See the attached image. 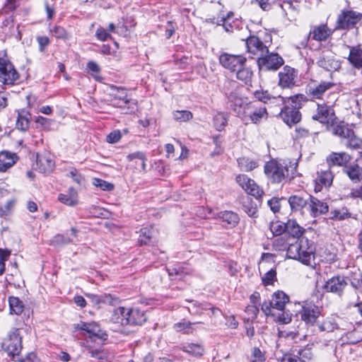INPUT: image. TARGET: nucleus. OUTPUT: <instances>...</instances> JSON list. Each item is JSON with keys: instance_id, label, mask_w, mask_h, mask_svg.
<instances>
[{"instance_id": "nucleus-1", "label": "nucleus", "mask_w": 362, "mask_h": 362, "mask_svg": "<svg viewBox=\"0 0 362 362\" xmlns=\"http://www.w3.org/2000/svg\"><path fill=\"white\" fill-rule=\"evenodd\" d=\"M147 318L146 312L139 308L119 307L114 310L110 320L115 324H119L122 326H136L142 325Z\"/></svg>"}, {"instance_id": "nucleus-2", "label": "nucleus", "mask_w": 362, "mask_h": 362, "mask_svg": "<svg viewBox=\"0 0 362 362\" xmlns=\"http://www.w3.org/2000/svg\"><path fill=\"white\" fill-rule=\"evenodd\" d=\"M288 101L291 102V106L284 105L279 115L288 126L291 127L300 122L302 115L299 109L308 99L304 94H297L288 98Z\"/></svg>"}, {"instance_id": "nucleus-3", "label": "nucleus", "mask_w": 362, "mask_h": 362, "mask_svg": "<svg viewBox=\"0 0 362 362\" xmlns=\"http://www.w3.org/2000/svg\"><path fill=\"white\" fill-rule=\"evenodd\" d=\"M19 79L20 74L10 60L6 56L0 57V83L5 86H13Z\"/></svg>"}, {"instance_id": "nucleus-4", "label": "nucleus", "mask_w": 362, "mask_h": 362, "mask_svg": "<svg viewBox=\"0 0 362 362\" xmlns=\"http://www.w3.org/2000/svg\"><path fill=\"white\" fill-rule=\"evenodd\" d=\"M264 173L268 179L274 183H280L289 177L287 165L274 160L266 163Z\"/></svg>"}, {"instance_id": "nucleus-5", "label": "nucleus", "mask_w": 362, "mask_h": 362, "mask_svg": "<svg viewBox=\"0 0 362 362\" xmlns=\"http://www.w3.org/2000/svg\"><path fill=\"white\" fill-rule=\"evenodd\" d=\"M2 347L7 352L8 355L13 358L19 355L23 346L22 337L18 329L13 328L8 332L3 341Z\"/></svg>"}, {"instance_id": "nucleus-6", "label": "nucleus", "mask_w": 362, "mask_h": 362, "mask_svg": "<svg viewBox=\"0 0 362 362\" xmlns=\"http://www.w3.org/2000/svg\"><path fill=\"white\" fill-rule=\"evenodd\" d=\"M334 86V83L326 81H312L309 83L305 89V96L308 101H315V100H322L325 93Z\"/></svg>"}, {"instance_id": "nucleus-7", "label": "nucleus", "mask_w": 362, "mask_h": 362, "mask_svg": "<svg viewBox=\"0 0 362 362\" xmlns=\"http://www.w3.org/2000/svg\"><path fill=\"white\" fill-rule=\"evenodd\" d=\"M289 302V297L283 291L275 292L269 301H264L262 305V312L267 316L276 310H283L286 304Z\"/></svg>"}, {"instance_id": "nucleus-8", "label": "nucleus", "mask_w": 362, "mask_h": 362, "mask_svg": "<svg viewBox=\"0 0 362 362\" xmlns=\"http://www.w3.org/2000/svg\"><path fill=\"white\" fill-rule=\"evenodd\" d=\"M228 98V104L236 116L244 117L247 116V111L253 107L252 103H245L244 100L238 95L236 93H226Z\"/></svg>"}, {"instance_id": "nucleus-9", "label": "nucleus", "mask_w": 362, "mask_h": 362, "mask_svg": "<svg viewBox=\"0 0 362 362\" xmlns=\"http://www.w3.org/2000/svg\"><path fill=\"white\" fill-rule=\"evenodd\" d=\"M260 71H276L284 63L283 58L278 54L269 52L259 57L257 61Z\"/></svg>"}, {"instance_id": "nucleus-10", "label": "nucleus", "mask_w": 362, "mask_h": 362, "mask_svg": "<svg viewBox=\"0 0 362 362\" xmlns=\"http://www.w3.org/2000/svg\"><path fill=\"white\" fill-rule=\"evenodd\" d=\"M336 118L332 106L325 103H317L316 112L312 115V119L323 124L333 122Z\"/></svg>"}, {"instance_id": "nucleus-11", "label": "nucleus", "mask_w": 362, "mask_h": 362, "mask_svg": "<svg viewBox=\"0 0 362 362\" xmlns=\"http://www.w3.org/2000/svg\"><path fill=\"white\" fill-rule=\"evenodd\" d=\"M246 58L240 54H230L226 52L222 53L219 57L220 64L231 71H235L238 69L245 66Z\"/></svg>"}, {"instance_id": "nucleus-12", "label": "nucleus", "mask_w": 362, "mask_h": 362, "mask_svg": "<svg viewBox=\"0 0 362 362\" xmlns=\"http://www.w3.org/2000/svg\"><path fill=\"white\" fill-rule=\"evenodd\" d=\"M362 18V14L353 11H343L337 18L336 29H349Z\"/></svg>"}, {"instance_id": "nucleus-13", "label": "nucleus", "mask_w": 362, "mask_h": 362, "mask_svg": "<svg viewBox=\"0 0 362 362\" xmlns=\"http://www.w3.org/2000/svg\"><path fill=\"white\" fill-rule=\"evenodd\" d=\"M310 199V195L308 194H294L288 198V204L292 212H299L302 216L308 213V202Z\"/></svg>"}, {"instance_id": "nucleus-14", "label": "nucleus", "mask_w": 362, "mask_h": 362, "mask_svg": "<svg viewBox=\"0 0 362 362\" xmlns=\"http://www.w3.org/2000/svg\"><path fill=\"white\" fill-rule=\"evenodd\" d=\"M236 181L247 194L256 198H260L264 194L263 190L257 183L245 175H238L236 177Z\"/></svg>"}, {"instance_id": "nucleus-15", "label": "nucleus", "mask_w": 362, "mask_h": 362, "mask_svg": "<svg viewBox=\"0 0 362 362\" xmlns=\"http://www.w3.org/2000/svg\"><path fill=\"white\" fill-rule=\"evenodd\" d=\"M347 286L348 283L345 276H334L327 281L324 288L327 292H331L339 296H341Z\"/></svg>"}, {"instance_id": "nucleus-16", "label": "nucleus", "mask_w": 362, "mask_h": 362, "mask_svg": "<svg viewBox=\"0 0 362 362\" xmlns=\"http://www.w3.org/2000/svg\"><path fill=\"white\" fill-rule=\"evenodd\" d=\"M297 72L288 66H286L279 73V86L282 88H292L296 85Z\"/></svg>"}, {"instance_id": "nucleus-17", "label": "nucleus", "mask_w": 362, "mask_h": 362, "mask_svg": "<svg viewBox=\"0 0 362 362\" xmlns=\"http://www.w3.org/2000/svg\"><path fill=\"white\" fill-rule=\"evenodd\" d=\"M246 46L247 52L257 57H263L265 54H268V47L255 36H250L246 40Z\"/></svg>"}, {"instance_id": "nucleus-18", "label": "nucleus", "mask_w": 362, "mask_h": 362, "mask_svg": "<svg viewBox=\"0 0 362 362\" xmlns=\"http://www.w3.org/2000/svg\"><path fill=\"white\" fill-rule=\"evenodd\" d=\"M320 315V310L318 306L309 303L303 306L300 311L302 320L308 325H313Z\"/></svg>"}, {"instance_id": "nucleus-19", "label": "nucleus", "mask_w": 362, "mask_h": 362, "mask_svg": "<svg viewBox=\"0 0 362 362\" xmlns=\"http://www.w3.org/2000/svg\"><path fill=\"white\" fill-rule=\"evenodd\" d=\"M317 65L328 71H337L340 69V62L330 53H322L317 59Z\"/></svg>"}, {"instance_id": "nucleus-20", "label": "nucleus", "mask_w": 362, "mask_h": 362, "mask_svg": "<svg viewBox=\"0 0 362 362\" xmlns=\"http://www.w3.org/2000/svg\"><path fill=\"white\" fill-rule=\"evenodd\" d=\"M308 213L311 217H317L322 214H326L329 207L327 203L323 202L318 199L310 195V199L308 202Z\"/></svg>"}, {"instance_id": "nucleus-21", "label": "nucleus", "mask_w": 362, "mask_h": 362, "mask_svg": "<svg viewBox=\"0 0 362 362\" xmlns=\"http://www.w3.org/2000/svg\"><path fill=\"white\" fill-rule=\"evenodd\" d=\"M76 328L88 332L90 337H95L102 340H106L107 338V334L102 331L100 326L95 322H81L77 325Z\"/></svg>"}, {"instance_id": "nucleus-22", "label": "nucleus", "mask_w": 362, "mask_h": 362, "mask_svg": "<svg viewBox=\"0 0 362 362\" xmlns=\"http://www.w3.org/2000/svg\"><path fill=\"white\" fill-rule=\"evenodd\" d=\"M18 160L16 153L8 151H0V173H6Z\"/></svg>"}, {"instance_id": "nucleus-23", "label": "nucleus", "mask_w": 362, "mask_h": 362, "mask_svg": "<svg viewBox=\"0 0 362 362\" xmlns=\"http://www.w3.org/2000/svg\"><path fill=\"white\" fill-rule=\"evenodd\" d=\"M30 122L31 114L28 110L22 108L17 110V117L16 121V129L24 133L28 132Z\"/></svg>"}, {"instance_id": "nucleus-24", "label": "nucleus", "mask_w": 362, "mask_h": 362, "mask_svg": "<svg viewBox=\"0 0 362 362\" xmlns=\"http://www.w3.org/2000/svg\"><path fill=\"white\" fill-rule=\"evenodd\" d=\"M332 34V31L327 27V24H321L313 27L309 33L308 37L322 42L325 41Z\"/></svg>"}, {"instance_id": "nucleus-25", "label": "nucleus", "mask_w": 362, "mask_h": 362, "mask_svg": "<svg viewBox=\"0 0 362 362\" xmlns=\"http://www.w3.org/2000/svg\"><path fill=\"white\" fill-rule=\"evenodd\" d=\"M111 90L110 95L113 97L112 104L115 106L123 107L130 102L126 89L112 86Z\"/></svg>"}, {"instance_id": "nucleus-26", "label": "nucleus", "mask_w": 362, "mask_h": 362, "mask_svg": "<svg viewBox=\"0 0 362 362\" xmlns=\"http://www.w3.org/2000/svg\"><path fill=\"white\" fill-rule=\"evenodd\" d=\"M300 262L305 264H309L310 262L311 257L314 254V247L313 244L310 243L308 238H300Z\"/></svg>"}, {"instance_id": "nucleus-27", "label": "nucleus", "mask_w": 362, "mask_h": 362, "mask_svg": "<svg viewBox=\"0 0 362 362\" xmlns=\"http://www.w3.org/2000/svg\"><path fill=\"white\" fill-rule=\"evenodd\" d=\"M351 156L345 152L336 153L332 152L327 157V163L329 167L332 166H346L350 161Z\"/></svg>"}, {"instance_id": "nucleus-28", "label": "nucleus", "mask_w": 362, "mask_h": 362, "mask_svg": "<svg viewBox=\"0 0 362 362\" xmlns=\"http://www.w3.org/2000/svg\"><path fill=\"white\" fill-rule=\"evenodd\" d=\"M54 168V162L45 156H37L36 170L42 173H50Z\"/></svg>"}, {"instance_id": "nucleus-29", "label": "nucleus", "mask_w": 362, "mask_h": 362, "mask_svg": "<svg viewBox=\"0 0 362 362\" xmlns=\"http://www.w3.org/2000/svg\"><path fill=\"white\" fill-rule=\"evenodd\" d=\"M334 175L330 170H321L317 173V177L316 178L317 185L315 190L320 191L322 186L329 187L332 184Z\"/></svg>"}, {"instance_id": "nucleus-30", "label": "nucleus", "mask_w": 362, "mask_h": 362, "mask_svg": "<svg viewBox=\"0 0 362 362\" xmlns=\"http://www.w3.org/2000/svg\"><path fill=\"white\" fill-rule=\"evenodd\" d=\"M253 107L247 111V115L251 121L255 123H259L262 119H267L268 114L265 106L256 107L252 103Z\"/></svg>"}, {"instance_id": "nucleus-31", "label": "nucleus", "mask_w": 362, "mask_h": 362, "mask_svg": "<svg viewBox=\"0 0 362 362\" xmlns=\"http://www.w3.org/2000/svg\"><path fill=\"white\" fill-rule=\"evenodd\" d=\"M343 171L354 182L362 180V168L356 163L345 166Z\"/></svg>"}, {"instance_id": "nucleus-32", "label": "nucleus", "mask_w": 362, "mask_h": 362, "mask_svg": "<svg viewBox=\"0 0 362 362\" xmlns=\"http://www.w3.org/2000/svg\"><path fill=\"white\" fill-rule=\"evenodd\" d=\"M87 296L90 297L93 303L96 304H108L115 305L119 303V298L110 294L94 295L90 294Z\"/></svg>"}, {"instance_id": "nucleus-33", "label": "nucleus", "mask_w": 362, "mask_h": 362, "mask_svg": "<svg viewBox=\"0 0 362 362\" xmlns=\"http://www.w3.org/2000/svg\"><path fill=\"white\" fill-rule=\"evenodd\" d=\"M285 229L289 235L298 239H300L305 231L295 220H288L285 223Z\"/></svg>"}, {"instance_id": "nucleus-34", "label": "nucleus", "mask_w": 362, "mask_h": 362, "mask_svg": "<svg viewBox=\"0 0 362 362\" xmlns=\"http://www.w3.org/2000/svg\"><path fill=\"white\" fill-rule=\"evenodd\" d=\"M350 63L356 68L362 67V49L357 47H351L348 58Z\"/></svg>"}, {"instance_id": "nucleus-35", "label": "nucleus", "mask_w": 362, "mask_h": 362, "mask_svg": "<svg viewBox=\"0 0 362 362\" xmlns=\"http://www.w3.org/2000/svg\"><path fill=\"white\" fill-rule=\"evenodd\" d=\"M345 139H347L346 146L353 149H359L362 148V139L358 137L353 130L346 132Z\"/></svg>"}, {"instance_id": "nucleus-36", "label": "nucleus", "mask_w": 362, "mask_h": 362, "mask_svg": "<svg viewBox=\"0 0 362 362\" xmlns=\"http://www.w3.org/2000/svg\"><path fill=\"white\" fill-rule=\"evenodd\" d=\"M58 199L62 203L71 206H75L78 203L77 192L72 187L69 189V194H60Z\"/></svg>"}, {"instance_id": "nucleus-37", "label": "nucleus", "mask_w": 362, "mask_h": 362, "mask_svg": "<svg viewBox=\"0 0 362 362\" xmlns=\"http://www.w3.org/2000/svg\"><path fill=\"white\" fill-rule=\"evenodd\" d=\"M182 350L194 356H201L204 352V349L201 344L193 343L183 345L182 346Z\"/></svg>"}, {"instance_id": "nucleus-38", "label": "nucleus", "mask_w": 362, "mask_h": 362, "mask_svg": "<svg viewBox=\"0 0 362 362\" xmlns=\"http://www.w3.org/2000/svg\"><path fill=\"white\" fill-rule=\"evenodd\" d=\"M8 304L11 314L21 315L23 313L24 305L18 298L13 296L9 297Z\"/></svg>"}, {"instance_id": "nucleus-39", "label": "nucleus", "mask_w": 362, "mask_h": 362, "mask_svg": "<svg viewBox=\"0 0 362 362\" xmlns=\"http://www.w3.org/2000/svg\"><path fill=\"white\" fill-rule=\"evenodd\" d=\"M269 315L272 316L274 318V320L282 324L289 323L291 321L292 317V314L290 313L289 311L284 310V309L283 310L272 312V313H269Z\"/></svg>"}, {"instance_id": "nucleus-40", "label": "nucleus", "mask_w": 362, "mask_h": 362, "mask_svg": "<svg viewBox=\"0 0 362 362\" xmlns=\"http://www.w3.org/2000/svg\"><path fill=\"white\" fill-rule=\"evenodd\" d=\"M219 218L226 223L235 226L239 222V216L231 211H225L219 214Z\"/></svg>"}, {"instance_id": "nucleus-41", "label": "nucleus", "mask_w": 362, "mask_h": 362, "mask_svg": "<svg viewBox=\"0 0 362 362\" xmlns=\"http://www.w3.org/2000/svg\"><path fill=\"white\" fill-rule=\"evenodd\" d=\"M300 239H298L296 243L290 244L287 249V256L288 258L296 259L300 261Z\"/></svg>"}, {"instance_id": "nucleus-42", "label": "nucleus", "mask_w": 362, "mask_h": 362, "mask_svg": "<svg viewBox=\"0 0 362 362\" xmlns=\"http://www.w3.org/2000/svg\"><path fill=\"white\" fill-rule=\"evenodd\" d=\"M139 233L138 242L140 245H143L151 242L153 235V230L150 228H144L140 230Z\"/></svg>"}, {"instance_id": "nucleus-43", "label": "nucleus", "mask_w": 362, "mask_h": 362, "mask_svg": "<svg viewBox=\"0 0 362 362\" xmlns=\"http://www.w3.org/2000/svg\"><path fill=\"white\" fill-rule=\"evenodd\" d=\"M199 322L192 323L189 321L183 320L182 322L175 323L174 325V329L177 332H184L185 333L189 334L193 331L192 326L199 324Z\"/></svg>"}, {"instance_id": "nucleus-44", "label": "nucleus", "mask_w": 362, "mask_h": 362, "mask_svg": "<svg viewBox=\"0 0 362 362\" xmlns=\"http://www.w3.org/2000/svg\"><path fill=\"white\" fill-rule=\"evenodd\" d=\"M320 332H333L337 328V324L332 319L327 318L321 323L317 324Z\"/></svg>"}, {"instance_id": "nucleus-45", "label": "nucleus", "mask_w": 362, "mask_h": 362, "mask_svg": "<svg viewBox=\"0 0 362 362\" xmlns=\"http://www.w3.org/2000/svg\"><path fill=\"white\" fill-rule=\"evenodd\" d=\"M235 71H237V78L245 83L250 81L252 76V71L249 68L244 67V66L238 69Z\"/></svg>"}, {"instance_id": "nucleus-46", "label": "nucleus", "mask_w": 362, "mask_h": 362, "mask_svg": "<svg viewBox=\"0 0 362 362\" xmlns=\"http://www.w3.org/2000/svg\"><path fill=\"white\" fill-rule=\"evenodd\" d=\"M287 100L288 98H284L281 95H271L270 99L267 105H268L270 107H278L281 110V108H283V107L286 105Z\"/></svg>"}, {"instance_id": "nucleus-47", "label": "nucleus", "mask_w": 362, "mask_h": 362, "mask_svg": "<svg viewBox=\"0 0 362 362\" xmlns=\"http://www.w3.org/2000/svg\"><path fill=\"white\" fill-rule=\"evenodd\" d=\"M296 357H298L300 362H307L310 361L313 358V354L312 352L311 348L305 347L304 349H300L296 351Z\"/></svg>"}, {"instance_id": "nucleus-48", "label": "nucleus", "mask_w": 362, "mask_h": 362, "mask_svg": "<svg viewBox=\"0 0 362 362\" xmlns=\"http://www.w3.org/2000/svg\"><path fill=\"white\" fill-rule=\"evenodd\" d=\"M192 116V113L188 110H177L173 112L174 119L180 122L189 121Z\"/></svg>"}, {"instance_id": "nucleus-49", "label": "nucleus", "mask_w": 362, "mask_h": 362, "mask_svg": "<svg viewBox=\"0 0 362 362\" xmlns=\"http://www.w3.org/2000/svg\"><path fill=\"white\" fill-rule=\"evenodd\" d=\"M214 124L218 131H221L227 124L226 116L223 113L217 114L214 118Z\"/></svg>"}, {"instance_id": "nucleus-50", "label": "nucleus", "mask_w": 362, "mask_h": 362, "mask_svg": "<svg viewBox=\"0 0 362 362\" xmlns=\"http://www.w3.org/2000/svg\"><path fill=\"white\" fill-rule=\"evenodd\" d=\"M127 158L128 160L129 161H132L134 159H139L141 160V168L144 171H146V156L145 154L141 152V151H137V152H134V153H130L127 156Z\"/></svg>"}, {"instance_id": "nucleus-51", "label": "nucleus", "mask_w": 362, "mask_h": 362, "mask_svg": "<svg viewBox=\"0 0 362 362\" xmlns=\"http://www.w3.org/2000/svg\"><path fill=\"white\" fill-rule=\"evenodd\" d=\"M238 163L243 168H244L246 171H251L255 168L257 167V163L252 160H249L247 158H241L238 160Z\"/></svg>"}, {"instance_id": "nucleus-52", "label": "nucleus", "mask_w": 362, "mask_h": 362, "mask_svg": "<svg viewBox=\"0 0 362 362\" xmlns=\"http://www.w3.org/2000/svg\"><path fill=\"white\" fill-rule=\"evenodd\" d=\"M276 272L275 269H272L267 272L264 276L262 278V283L264 286L273 284L276 279Z\"/></svg>"}, {"instance_id": "nucleus-53", "label": "nucleus", "mask_w": 362, "mask_h": 362, "mask_svg": "<svg viewBox=\"0 0 362 362\" xmlns=\"http://www.w3.org/2000/svg\"><path fill=\"white\" fill-rule=\"evenodd\" d=\"M88 354L100 362H105L107 360V354L103 350L88 349Z\"/></svg>"}, {"instance_id": "nucleus-54", "label": "nucleus", "mask_w": 362, "mask_h": 362, "mask_svg": "<svg viewBox=\"0 0 362 362\" xmlns=\"http://www.w3.org/2000/svg\"><path fill=\"white\" fill-rule=\"evenodd\" d=\"M11 255V251L0 248V276L6 271L5 261Z\"/></svg>"}, {"instance_id": "nucleus-55", "label": "nucleus", "mask_w": 362, "mask_h": 362, "mask_svg": "<svg viewBox=\"0 0 362 362\" xmlns=\"http://www.w3.org/2000/svg\"><path fill=\"white\" fill-rule=\"evenodd\" d=\"M332 218L337 220H344L350 216V214L346 208L335 209L331 212Z\"/></svg>"}, {"instance_id": "nucleus-56", "label": "nucleus", "mask_w": 362, "mask_h": 362, "mask_svg": "<svg viewBox=\"0 0 362 362\" xmlns=\"http://www.w3.org/2000/svg\"><path fill=\"white\" fill-rule=\"evenodd\" d=\"M71 243H72V240L70 238L61 234L56 235L52 240V243L58 246L67 245Z\"/></svg>"}, {"instance_id": "nucleus-57", "label": "nucleus", "mask_w": 362, "mask_h": 362, "mask_svg": "<svg viewBox=\"0 0 362 362\" xmlns=\"http://www.w3.org/2000/svg\"><path fill=\"white\" fill-rule=\"evenodd\" d=\"M93 184L95 186L100 187L101 189L105 191H111L114 188V185L112 184L99 178L95 179Z\"/></svg>"}, {"instance_id": "nucleus-58", "label": "nucleus", "mask_w": 362, "mask_h": 362, "mask_svg": "<svg viewBox=\"0 0 362 362\" xmlns=\"http://www.w3.org/2000/svg\"><path fill=\"white\" fill-rule=\"evenodd\" d=\"M254 96L259 101L264 103V104L268 103L270 99L271 95L267 90H256L254 93Z\"/></svg>"}, {"instance_id": "nucleus-59", "label": "nucleus", "mask_w": 362, "mask_h": 362, "mask_svg": "<svg viewBox=\"0 0 362 362\" xmlns=\"http://www.w3.org/2000/svg\"><path fill=\"white\" fill-rule=\"evenodd\" d=\"M52 34L57 37L60 39H66L67 38V33L65 29L61 26H55L52 30Z\"/></svg>"}, {"instance_id": "nucleus-60", "label": "nucleus", "mask_w": 362, "mask_h": 362, "mask_svg": "<svg viewBox=\"0 0 362 362\" xmlns=\"http://www.w3.org/2000/svg\"><path fill=\"white\" fill-rule=\"evenodd\" d=\"M245 313L248 315L249 319H255L259 313L258 306L256 305H249L245 308Z\"/></svg>"}, {"instance_id": "nucleus-61", "label": "nucleus", "mask_w": 362, "mask_h": 362, "mask_svg": "<svg viewBox=\"0 0 362 362\" xmlns=\"http://www.w3.org/2000/svg\"><path fill=\"white\" fill-rule=\"evenodd\" d=\"M296 139L307 138L310 136V131L303 127L298 126L296 127Z\"/></svg>"}, {"instance_id": "nucleus-62", "label": "nucleus", "mask_w": 362, "mask_h": 362, "mask_svg": "<svg viewBox=\"0 0 362 362\" xmlns=\"http://www.w3.org/2000/svg\"><path fill=\"white\" fill-rule=\"evenodd\" d=\"M122 137L121 133L119 130L110 132L106 138V141L110 144L117 143Z\"/></svg>"}, {"instance_id": "nucleus-63", "label": "nucleus", "mask_w": 362, "mask_h": 362, "mask_svg": "<svg viewBox=\"0 0 362 362\" xmlns=\"http://www.w3.org/2000/svg\"><path fill=\"white\" fill-rule=\"evenodd\" d=\"M243 210L250 217H255L257 212V208L250 203L244 204Z\"/></svg>"}, {"instance_id": "nucleus-64", "label": "nucleus", "mask_w": 362, "mask_h": 362, "mask_svg": "<svg viewBox=\"0 0 362 362\" xmlns=\"http://www.w3.org/2000/svg\"><path fill=\"white\" fill-rule=\"evenodd\" d=\"M279 202L280 199L276 197H273L268 201V205L274 213L278 212L279 211L281 206Z\"/></svg>"}]
</instances>
